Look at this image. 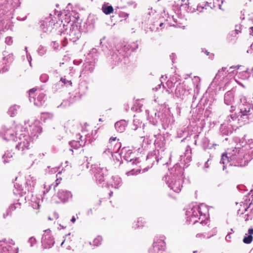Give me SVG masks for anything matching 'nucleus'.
<instances>
[{"instance_id":"obj_1","label":"nucleus","mask_w":253,"mask_h":253,"mask_svg":"<svg viewBox=\"0 0 253 253\" xmlns=\"http://www.w3.org/2000/svg\"><path fill=\"white\" fill-rule=\"evenodd\" d=\"M247 156L243 148H229L226 153L222 154L220 164L223 165V170L226 169L227 164L230 166L244 167L248 163Z\"/></svg>"},{"instance_id":"obj_2","label":"nucleus","mask_w":253,"mask_h":253,"mask_svg":"<svg viewBox=\"0 0 253 253\" xmlns=\"http://www.w3.org/2000/svg\"><path fill=\"white\" fill-rule=\"evenodd\" d=\"M183 175V169L176 165L169 173H167L163 179L171 190L175 193H179L182 187Z\"/></svg>"},{"instance_id":"obj_3","label":"nucleus","mask_w":253,"mask_h":253,"mask_svg":"<svg viewBox=\"0 0 253 253\" xmlns=\"http://www.w3.org/2000/svg\"><path fill=\"white\" fill-rule=\"evenodd\" d=\"M107 174V169L99 164V167H96V181L98 184L104 187V185L107 187L111 186L112 187L118 189L123 184L122 178L118 175L112 176L109 183H104V176Z\"/></svg>"},{"instance_id":"obj_4","label":"nucleus","mask_w":253,"mask_h":253,"mask_svg":"<svg viewBox=\"0 0 253 253\" xmlns=\"http://www.w3.org/2000/svg\"><path fill=\"white\" fill-rule=\"evenodd\" d=\"M208 209L206 205L202 204L200 205L192 204L189 206L186 211V221L189 223L195 224L198 220L203 217L201 223L205 218Z\"/></svg>"},{"instance_id":"obj_5","label":"nucleus","mask_w":253,"mask_h":253,"mask_svg":"<svg viewBox=\"0 0 253 253\" xmlns=\"http://www.w3.org/2000/svg\"><path fill=\"white\" fill-rule=\"evenodd\" d=\"M138 47V44L135 42L125 45L122 49L118 50L115 55H113V59L116 63V64H118L123 59L130 55L131 52L136 50Z\"/></svg>"},{"instance_id":"obj_6","label":"nucleus","mask_w":253,"mask_h":253,"mask_svg":"<svg viewBox=\"0 0 253 253\" xmlns=\"http://www.w3.org/2000/svg\"><path fill=\"white\" fill-rule=\"evenodd\" d=\"M181 1L182 3L181 4V6L184 8L188 12L193 13L196 11V8L190 5L191 3L189 0H181ZM215 7L216 5L214 1H213V3L211 2H204L202 3H199L197 6L196 10L202 12L203 9H207L209 8L210 9H212Z\"/></svg>"},{"instance_id":"obj_7","label":"nucleus","mask_w":253,"mask_h":253,"mask_svg":"<svg viewBox=\"0 0 253 253\" xmlns=\"http://www.w3.org/2000/svg\"><path fill=\"white\" fill-rule=\"evenodd\" d=\"M239 108L240 118L243 119H248V116L252 114L253 111V105L248 102L245 97L240 99Z\"/></svg>"},{"instance_id":"obj_8","label":"nucleus","mask_w":253,"mask_h":253,"mask_svg":"<svg viewBox=\"0 0 253 253\" xmlns=\"http://www.w3.org/2000/svg\"><path fill=\"white\" fill-rule=\"evenodd\" d=\"M166 237L164 235L157 237L152 247L149 249V253H163L166 249Z\"/></svg>"},{"instance_id":"obj_9","label":"nucleus","mask_w":253,"mask_h":253,"mask_svg":"<svg viewBox=\"0 0 253 253\" xmlns=\"http://www.w3.org/2000/svg\"><path fill=\"white\" fill-rule=\"evenodd\" d=\"M57 196L62 202H66L69 200L72 196L71 193L65 189H58L57 192Z\"/></svg>"},{"instance_id":"obj_10","label":"nucleus","mask_w":253,"mask_h":253,"mask_svg":"<svg viewBox=\"0 0 253 253\" xmlns=\"http://www.w3.org/2000/svg\"><path fill=\"white\" fill-rule=\"evenodd\" d=\"M234 124L233 123L229 124L226 122L222 124L220 127L221 133L223 135H228L232 132Z\"/></svg>"},{"instance_id":"obj_11","label":"nucleus","mask_w":253,"mask_h":253,"mask_svg":"<svg viewBox=\"0 0 253 253\" xmlns=\"http://www.w3.org/2000/svg\"><path fill=\"white\" fill-rule=\"evenodd\" d=\"M147 113V119L149 120L150 123L153 125H156L158 123V121L159 118L160 112L157 113L155 110L146 111Z\"/></svg>"},{"instance_id":"obj_12","label":"nucleus","mask_w":253,"mask_h":253,"mask_svg":"<svg viewBox=\"0 0 253 253\" xmlns=\"http://www.w3.org/2000/svg\"><path fill=\"white\" fill-rule=\"evenodd\" d=\"M130 150L127 151L123 156L124 159L127 162L131 163L132 165H137L139 163V159L135 157Z\"/></svg>"},{"instance_id":"obj_13","label":"nucleus","mask_w":253,"mask_h":253,"mask_svg":"<svg viewBox=\"0 0 253 253\" xmlns=\"http://www.w3.org/2000/svg\"><path fill=\"white\" fill-rule=\"evenodd\" d=\"M234 96L233 93L231 91H227L224 95V103L227 105H231V110L230 111L234 110V107L233 106Z\"/></svg>"},{"instance_id":"obj_14","label":"nucleus","mask_w":253,"mask_h":253,"mask_svg":"<svg viewBox=\"0 0 253 253\" xmlns=\"http://www.w3.org/2000/svg\"><path fill=\"white\" fill-rule=\"evenodd\" d=\"M187 91L186 90L183 84L179 83L175 89V96L178 98L183 99L185 95L187 94Z\"/></svg>"},{"instance_id":"obj_15","label":"nucleus","mask_w":253,"mask_h":253,"mask_svg":"<svg viewBox=\"0 0 253 253\" xmlns=\"http://www.w3.org/2000/svg\"><path fill=\"white\" fill-rule=\"evenodd\" d=\"M127 123L124 120L117 122L115 124V127L116 130L119 132H123L125 131Z\"/></svg>"},{"instance_id":"obj_16","label":"nucleus","mask_w":253,"mask_h":253,"mask_svg":"<svg viewBox=\"0 0 253 253\" xmlns=\"http://www.w3.org/2000/svg\"><path fill=\"white\" fill-rule=\"evenodd\" d=\"M253 228H251L248 229L247 233H246L243 239V242L246 244L251 243L253 240Z\"/></svg>"},{"instance_id":"obj_17","label":"nucleus","mask_w":253,"mask_h":253,"mask_svg":"<svg viewBox=\"0 0 253 253\" xmlns=\"http://www.w3.org/2000/svg\"><path fill=\"white\" fill-rule=\"evenodd\" d=\"M240 117V114L238 116H237L235 114H232L228 116L225 120V122L227 123H229V124L231 123H233L234 124V126L236 123L238 122L239 120V117Z\"/></svg>"},{"instance_id":"obj_18","label":"nucleus","mask_w":253,"mask_h":253,"mask_svg":"<svg viewBox=\"0 0 253 253\" xmlns=\"http://www.w3.org/2000/svg\"><path fill=\"white\" fill-rule=\"evenodd\" d=\"M16 209L17 207L15 204L10 205L7 209L6 213L3 214V217L6 218L8 216L11 215Z\"/></svg>"},{"instance_id":"obj_19","label":"nucleus","mask_w":253,"mask_h":253,"mask_svg":"<svg viewBox=\"0 0 253 253\" xmlns=\"http://www.w3.org/2000/svg\"><path fill=\"white\" fill-rule=\"evenodd\" d=\"M102 11L106 15L110 14L113 11V7L112 5H108L104 3L102 6Z\"/></svg>"},{"instance_id":"obj_20","label":"nucleus","mask_w":253,"mask_h":253,"mask_svg":"<svg viewBox=\"0 0 253 253\" xmlns=\"http://www.w3.org/2000/svg\"><path fill=\"white\" fill-rule=\"evenodd\" d=\"M226 70V67H222L220 70H219L218 72V73L216 74V76L215 77V79H219L221 76L225 77L227 75V73L229 71Z\"/></svg>"},{"instance_id":"obj_21","label":"nucleus","mask_w":253,"mask_h":253,"mask_svg":"<svg viewBox=\"0 0 253 253\" xmlns=\"http://www.w3.org/2000/svg\"><path fill=\"white\" fill-rule=\"evenodd\" d=\"M60 174H61L60 172H58L57 174V175H56L57 179L55 180V184L51 185V186H53V189H54V191H56L58 185L61 183V181L62 180V178L60 176Z\"/></svg>"},{"instance_id":"obj_22","label":"nucleus","mask_w":253,"mask_h":253,"mask_svg":"<svg viewBox=\"0 0 253 253\" xmlns=\"http://www.w3.org/2000/svg\"><path fill=\"white\" fill-rule=\"evenodd\" d=\"M162 123L163 128L166 129L168 128L170 125V119L169 117L163 119Z\"/></svg>"},{"instance_id":"obj_23","label":"nucleus","mask_w":253,"mask_h":253,"mask_svg":"<svg viewBox=\"0 0 253 253\" xmlns=\"http://www.w3.org/2000/svg\"><path fill=\"white\" fill-rule=\"evenodd\" d=\"M145 223V219L142 217H139L137 219V223L134 226V228H137L144 226Z\"/></svg>"},{"instance_id":"obj_24","label":"nucleus","mask_w":253,"mask_h":253,"mask_svg":"<svg viewBox=\"0 0 253 253\" xmlns=\"http://www.w3.org/2000/svg\"><path fill=\"white\" fill-rule=\"evenodd\" d=\"M191 154V150L190 148L188 146L186 150L185 156H186V161L187 163L189 162L191 160V157L190 154Z\"/></svg>"},{"instance_id":"obj_25","label":"nucleus","mask_w":253,"mask_h":253,"mask_svg":"<svg viewBox=\"0 0 253 253\" xmlns=\"http://www.w3.org/2000/svg\"><path fill=\"white\" fill-rule=\"evenodd\" d=\"M111 146L108 145L107 146V148L105 149V150L103 152L104 154H106V155L109 156H112L113 151L112 150L111 148H110Z\"/></svg>"},{"instance_id":"obj_26","label":"nucleus","mask_w":253,"mask_h":253,"mask_svg":"<svg viewBox=\"0 0 253 253\" xmlns=\"http://www.w3.org/2000/svg\"><path fill=\"white\" fill-rule=\"evenodd\" d=\"M44 97V94H43V93L40 94L39 95V97H38V99L40 101V103H38V102H37L35 101V102H34L35 105H36V106H41V105H42V101Z\"/></svg>"},{"instance_id":"obj_27","label":"nucleus","mask_w":253,"mask_h":253,"mask_svg":"<svg viewBox=\"0 0 253 253\" xmlns=\"http://www.w3.org/2000/svg\"><path fill=\"white\" fill-rule=\"evenodd\" d=\"M71 145L72 147L76 148H79L83 146L82 144L80 143V141L73 140L71 142Z\"/></svg>"},{"instance_id":"obj_28","label":"nucleus","mask_w":253,"mask_h":253,"mask_svg":"<svg viewBox=\"0 0 253 253\" xmlns=\"http://www.w3.org/2000/svg\"><path fill=\"white\" fill-rule=\"evenodd\" d=\"M102 241V238L101 236H98L96 237V246H97L101 244Z\"/></svg>"},{"instance_id":"obj_29","label":"nucleus","mask_w":253,"mask_h":253,"mask_svg":"<svg viewBox=\"0 0 253 253\" xmlns=\"http://www.w3.org/2000/svg\"><path fill=\"white\" fill-rule=\"evenodd\" d=\"M60 81H61L64 84L68 83L70 85H71L72 84V83L71 81H67L65 78L62 77L60 79Z\"/></svg>"},{"instance_id":"obj_30","label":"nucleus","mask_w":253,"mask_h":253,"mask_svg":"<svg viewBox=\"0 0 253 253\" xmlns=\"http://www.w3.org/2000/svg\"><path fill=\"white\" fill-rule=\"evenodd\" d=\"M252 205V203H250L249 205L248 206V202L247 201H245V203L243 204V207L245 209V211H247V209H249Z\"/></svg>"},{"instance_id":"obj_31","label":"nucleus","mask_w":253,"mask_h":253,"mask_svg":"<svg viewBox=\"0 0 253 253\" xmlns=\"http://www.w3.org/2000/svg\"><path fill=\"white\" fill-rule=\"evenodd\" d=\"M231 234H232V232H228V234H227V235L226 236L225 239L226 242H230V240L231 239Z\"/></svg>"},{"instance_id":"obj_32","label":"nucleus","mask_w":253,"mask_h":253,"mask_svg":"<svg viewBox=\"0 0 253 253\" xmlns=\"http://www.w3.org/2000/svg\"><path fill=\"white\" fill-rule=\"evenodd\" d=\"M36 90H37V88H32L29 90V97H30V100H31V97H32V94H34L36 92Z\"/></svg>"},{"instance_id":"obj_33","label":"nucleus","mask_w":253,"mask_h":253,"mask_svg":"<svg viewBox=\"0 0 253 253\" xmlns=\"http://www.w3.org/2000/svg\"><path fill=\"white\" fill-rule=\"evenodd\" d=\"M135 106V104L134 105V106H132L131 107V110L132 111H138V112L142 111L141 107H142V105L140 106L139 108H136Z\"/></svg>"},{"instance_id":"obj_34","label":"nucleus","mask_w":253,"mask_h":253,"mask_svg":"<svg viewBox=\"0 0 253 253\" xmlns=\"http://www.w3.org/2000/svg\"><path fill=\"white\" fill-rule=\"evenodd\" d=\"M148 11H148V14H149V15H154V14L156 13V10H154V9H153V8H152V7H151V8H149V9H148Z\"/></svg>"},{"instance_id":"obj_35","label":"nucleus","mask_w":253,"mask_h":253,"mask_svg":"<svg viewBox=\"0 0 253 253\" xmlns=\"http://www.w3.org/2000/svg\"><path fill=\"white\" fill-rule=\"evenodd\" d=\"M10 130H7L4 134L5 138L7 139H8L9 138L8 137V134L11 135L12 137L14 136L13 133H10Z\"/></svg>"},{"instance_id":"obj_36","label":"nucleus","mask_w":253,"mask_h":253,"mask_svg":"<svg viewBox=\"0 0 253 253\" xmlns=\"http://www.w3.org/2000/svg\"><path fill=\"white\" fill-rule=\"evenodd\" d=\"M140 140H142V141H143V144H142V147H144L145 148V147H146V146H144V143H145L146 145V144H147V143H148V140H146V141L145 139L144 138H143V137H140Z\"/></svg>"},{"instance_id":"obj_37","label":"nucleus","mask_w":253,"mask_h":253,"mask_svg":"<svg viewBox=\"0 0 253 253\" xmlns=\"http://www.w3.org/2000/svg\"><path fill=\"white\" fill-rule=\"evenodd\" d=\"M167 84L169 89H171L172 88V87L173 86V83L171 81H168L167 82Z\"/></svg>"},{"instance_id":"obj_38","label":"nucleus","mask_w":253,"mask_h":253,"mask_svg":"<svg viewBox=\"0 0 253 253\" xmlns=\"http://www.w3.org/2000/svg\"><path fill=\"white\" fill-rule=\"evenodd\" d=\"M253 218V215H249L248 214H245V220L246 221H247L249 219H252Z\"/></svg>"},{"instance_id":"obj_39","label":"nucleus","mask_w":253,"mask_h":253,"mask_svg":"<svg viewBox=\"0 0 253 253\" xmlns=\"http://www.w3.org/2000/svg\"><path fill=\"white\" fill-rule=\"evenodd\" d=\"M209 160H208L205 164V165H204V169L206 171V169H208L209 167Z\"/></svg>"},{"instance_id":"obj_40","label":"nucleus","mask_w":253,"mask_h":253,"mask_svg":"<svg viewBox=\"0 0 253 253\" xmlns=\"http://www.w3.org/2000/svg\"><path fill=\"white\" fill-rule=\"evenodd\" d=\"M116 138H117L116 137H111L109 139L110 144H111L113 141H116Z\"/></svg>"},{"instance_id":"obj_41","label":"nucleus","mask_w":253,"mask_h":253,"mask_svg":"<svg viewBox=\"0 0 253 253\" xmlns=\"http://www.w3.org/2000/svg\"><path fill=\"white\" fill-rule=\"evenodd\" d=\"M240 27L239 26L238 27L237 26H236V29H235V32L237 34H238L239 33H240Z\"/></svg>"},{"instance_id":"obj_42","label":"nucleus","mask_w":253,"mask_h":253,"mask_svg":"<svg viewBox=\"0 0 253 253\" xmlns=\"http://www.w3.org/2000/svg\"><path fill=\"white\" fill-rule=\"evenodd\" d=\"M133 174V170L129 171L126 172V174L129 176Z\"/></svg>"},{"instance_id":"obj_43","label":"nucleus","mask_w":253,"mask_h":253,"mask_svg":"<svg viewBox=\"0 0 253 253\" xmlns=\"http://www.w3.org/2000/svg\"><path fill=\"white\" fill-rule=\"evenodd\" d=\"M76 220V218L75 216H73L71 219V221L73 223H75Z\"/></svg>"},{"instance_id":"obj_44","label":"nucleus","mask_w":253,"mask_h":253,"mask_svg":"<svg viewBox=\"0 0 253 253\" xmlns=\"http://www.w3.org/2000/svg\"><path fill=\"white\" fill-rule=\"evenodd\" d=\"M44 231L45 232V233H47L49 235L51 234V231L49 229L45 230Z\"/></svg>"},{"instance_id":"obj_45","label":"nucleus","mask_w":253,"mask_h":253,"mask_svg":"<svg viewBox=\"0 0 253 253\" xmlns=\"http://www.w3.org/2000/svg\"><path fill=\"white\" fill-rule=\"evenodd\" d=\"M239 66H231V67H230V68H229V70H230V69H239Z\"/></svg>"},{"instance_id":"obj_46","label":"nucleus","mask_w":253,"mask_h":253,"mask_svg":"<svg viewBox=\"0 0 253 253\" xmlns=\"http://www.w3.org/2000/svg\"><path fill=\"white\" fill-rule=\"evenodd\" d=\"M250 33L251 35H252L253 36V27H252L250 28Z\"/></svg>"},{"instance_id":"obj_47","label":"nucleus","mask_w":253,"mask_h":253,"mask_svg":"<svg viewBox=\"0 0 253 253\" xmlns=\"http://www.w3.org/2000/svg\"><path fill=\"white\" fill-rule=\"evenodd\" d=\"M218 6L219 9H221V4H220V3L218 4Z\"/></svg>"},{"instance_id":"obj_48","label":"nucleus","mask_w":253,"mask_h":253,"mask_svg":"<svg viewBox=\"0 0 253 253\" xmlns=\"http://www.w3.org/2000/svg\"><path fill=\"white\" fill-rule=\"evenodd\" d=\"M112 195H113V192H112V191H111V192L109 193V196H110V197H111Z\"/></svg>"},{"instance_id":"obj_49","label":"nucleus","mask_w":253,"mask_h":253,"mask_svg":"<svg viewBox=\"0 0 253 253\" xmlns=\"http://www.w3.org/2000/svg\"><path fill=\"white\" fill-rule=\"evenodd\" d=\"M163 24H163V23H162V22H161V23H160L159 24V26H160V27H162V26L163 25Z\"/></svg>"},{"instance_id":"obj_50","label":"nucleus","mask_w":253,"mask_h":253,"mask_svg":"<svg viewBox=\"0 0 253 253\" xmlns=\"http://www.w3.org/2000/svg\"><path fill=\"white\" fill-rule=\"evenodd\" d=\"M251 215H252L253 216V208L251 210Z\"/></svg>"},{"instance_id":"obj_51","label":"nucleus","mask_w":253,"mask_h":253,"mask_svg":"<svg viewBox=\"0 0 253 253\" xmlns=\"http://www.w3.org/2000/svg\"><path fill=\"white\" fill-rule=\"evenodd\" d=\"M205 53L208 55L209 54V52H208L207 50L205 51Z\"/></svg>"},{"instance_id":"obj_52","label":"nucleus","mask_w":253,"mask_h":253,"mask_svg":"<svg viewBox=\"0 0 253 253\" xmlns=\"http://www.w3.org/2000/svg\"><path fill=\"white\" fill-rule=\"evenodd\" d=\"M229 232H232V234L234 232L233 229H230V231Z\"/></svg>"},{"instance_id":"obj_53","label":"nucleus","mask_w":253,"mask_h":253,"mask_svg":"<svg viewBox=\"0 0 253 253\" xmlns=\"http://www.w3.org/2000/svg\"><path fill=\"white\" fill-rule=\"evenodd\" d=\"M103 121L102 120V119L100 118V119H99V122H103Z\"/></svg>"},{"instance_id":"obj_54","label":"nucleus","mask_w":253,"mask_h":253,"mask_svg":"<svg viewBox=\"0 0 253 253\" xmlns=\"http://www.w3.org/2000/svg\"><path fill=\"white\" fill-rule=\"evenodd\" d=\"M251 74H252V76H253V69H252V70Z\"/></svg>"},{"instance_id":"obj_55","label":"nucleus","mask_w":253,"mask_h":253,"mask_svg":"<svg viewBox=\"0 0 253 253\" xmlns=\"http://www.w3.org/2000/svg\"><path fill=\"white\" fill-rule=\"evenodd\" d=\"M196 99V97L195 96V95L193 96V99Z\"/></svg>"},{"instance_id":"obj_56","label":"nucleus","mask_w":253,"mask_h":253,"mask_svg":"<svg viewBox=\"0 0 253 253\" xmlns=\"http://www.w3.org/2000/svg\"><path fill=\"white\" fill-rule=\"evenodd\" d=\"M161 84H162V82L161 83ZM161 84H159V85H158V86H159V88H160V87H161Z\"/></svg>"},{"instance_id":"obj_57","label":"nucleus","mask_w":253,"mask_h":253,"mask_svg":"<svg viewBox=\"0 0 253 253\" xmlns=\"http://www.w3.org/2000/svg\"><path fill=\"white\" fill-rule=\"evenodd\" d=\"M175 56V54H174L173 53H172L171 56Z\"/></svg>"},{"instance_id":"obj_58","label":"nucleus","mask_w":253,"mask_h":253,"mask_svg":"<svg viewBox=\"0 0 253 253\" xmlns=\"http://www.w3.org/2000/svg\"><path fill=\"white\" fill-rule=\"evenodd\" d=\"M45 237H46V235H45V234H44V235H43V237H45Z\"/></svg>"},{"instance_id":"obj_59","label":"nucleus","mask_w":253,"mask_h":253,"mask_svg":"<svg viewBox=\"0 0 253 253\" xmlns=\"http://www.w3.org/2000/svg\"><path fill=\"white\" fill-rule=\"evenodd\" d=\"M64 241L62 242L61 245H62L64 244Z\"/></svg>"},{"instance_id":"obj_60","label":"nucleus","mask_w":253,"mask_h":253,"mask_svg":"<svg viewBox=\"0 0 253 253\" xmlns=\"http://www.w3.org/2000/svg\"><path fill=\"white\" fill-rule=\"evenodd\" d=\"M136 129H137L136 127H135V128H133V129H134V130H136Z\"/></svg>"},{"instance_id":"obj_61","label":"nucleus","mask_w":253,"mask_h":253,"mask_svg":"<svg viewBox=\"0 0 253 253\" xmlns=\"http://www.w3.org/2000/svg\"><path fill=\"white\" fill-rule=\"evenodd\" d=\"M48 219H49V220H51V219H52L50 217H48Z\"/></svg>"},{"instance_id":"obj_62","label":"nucleus","mask_w":253,"mask_h":253,"mask_svg":"<svg viewBox=\"0 0 253 253\" xmlns=\"http://www.w3.org/2000/svg\"><path fill=\"white\" fill-rule=\"evenodd\" d=\"M164 78V76H162L161 79H163Z\"/></svg>"},{"instance_id":"obj_63","label":"nucleus","mask_w":253,"mask_h":253,"mask_svg":"<svg viewBox=\"0 0 253 253\" xmlns=\"http://www.w3.org/2000/svg\"><path fill=\"white\" fill-rule=\"evenodd\" d=\"M167 91L169 92V93H170V92L168 90H167Z\"/></svg>"}]
</instances>
